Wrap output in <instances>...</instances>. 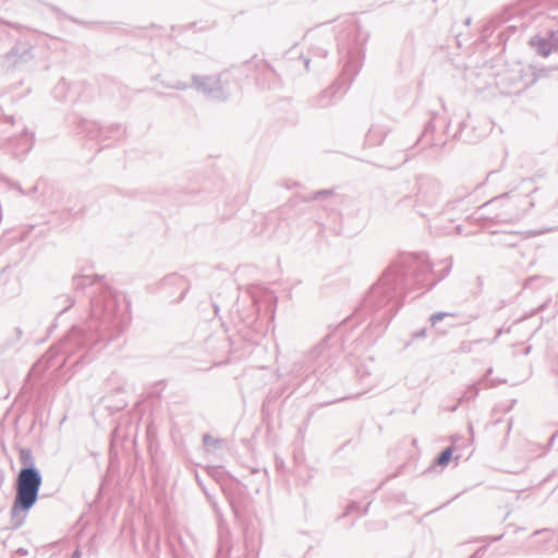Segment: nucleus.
Masks as SVG:
<instances>
[{
	"mask_svg": "<svg viewBox=\"0 0 558 558\" xmlns=\"http://www.w3.org/2000/svg\"><path fill=\"white\" fill-rule=\"evenodd\" d=\"M452 453V448H447L446 450H444L437 459V464L440 466H446L451 460Z\"/></svg>",
	"mask_w": 558,
	"mask_h": 558,
	"instance_id": "f03ea898",
	"label": "nucleus"
},
{
	"mask_svg": "<svg viewBox=\"0 0 558 558\" xmlns=\"http://www.w3.org/2000/svg\"><path fill=\"white\" fill-rule=\"evenodd\" d=\"M41 476L33 468L22 469L16 478V495L12 506L13 513L28 511L37 501Z\"/></svg>",
	"mask_w": 558,
	"mask_h": 558,
	"instance_id": "f257e3e1",
	"label": "nucleus"
}]
</instances>
